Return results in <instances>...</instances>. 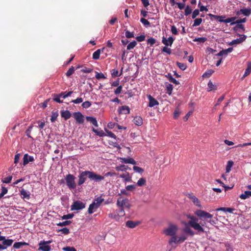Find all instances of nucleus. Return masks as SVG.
<instances>
[{"label": "nucleus", "mask_w": 251, "mask_h": 251, "mask_svg": "<svg viewBox=\"0 0 251 251\" xmlns=\"http://www.w3.org/2000/svg\"><path fill=\"white\" fill-rule=\"evenodd\" d=\"M39 249L38 250L41 251H50L51 250L50 246L47 245L44 243V240L41 241L39 243Z\"/></svg>", "instance_id": "nucleus-9"}, {"label": "nucleus", "mask_w": 251, "mask_h": 251, "mask_svg": "<svg viewBox=\"0 0 251 251\" xmlns=\"http://www.w3.org/2000/svg\"><path fill=\"white\" fill-rule=\"evenodd\" d=\"M61 116L65 120H68L71 117V113L68 110L62 111L61 112Z\"/></svg>", "instance_id": "nucleus-19"}, {"label": "nucleus", "mask_w": 251, "mask_h": 251, "mask_svg": "<svg viewBox=\"0 0 251 251\" xmlns=\"http://www.w3.org/2000/svg\"><path fill=\"white\" fill-rule=\"evenodd\" d=\"M241 13L244 16H249L251 14V9L250 8L241 9Z\"/></svg>", "instance_id": "nucleus-22"}, {"label": "nucleus", "mask_w": 251, "mask_h": 251, "mask_svg": "<svg viewBox=\"0 0 251 251\" xmlns=\"http://www.w3.org/2000/svg\"><path fill=\"white\" fill-rule=\"evenodd\" d=\"M250 197H251V191H246L244 193L242 194L240 196V198L242 200H245Z\"/></svg>", "instance_id": "nucleus-24"}, {"label": "nucleus", "mask_w": 251, "mask_h": 251, "mask_svg": "<svg viewBox=\"0 0 251 251\" xmlns=\"http://www.w3.org/2000/svg\"><path fill=\"white\" fill-rule=\"evenodd\" d=\"M58 231V232L61 231L62 232V233H63L64 234H65V235L68 234L70 233L69 229L67 227H64L63 228L59 229Z\"/></svg>", "instance_id": "nucleus-59"}, {"label": "nucleus", "mask_w": 251, "mask_h": 251, "mask_svg": "<svg viewBox=\"0 0 251 251\" xmlns=\"http://www.w3.org/2000/svg\"><path fill=\"white\" fill-rule=\"evenodd\" d=\"M233 165V162L232 161H228L227 162V165L226 166V173H229L230 170L231 168L232 167Z\"/></svg>", "instance_id": "nucleus-38"}, {"label": "nucleus", "mask_w": 251, "mask_h": 251, "mask_svg": "<svg viewBox=\"0 0 251 251\" xmlns=\"http://www.w3.org/2000/svg\"><path fill=\"white\" fill-rule=\"evenodd\" d=\"M234 209L233 208L230 207H220L217 208L215 211H223L224 212H229L230 213H232Z\"/></svg>", "instance_id": "nucleus-17"}, {"label": "nucleus", "mask_w": 251, "mask_h": 251, "mask_svg": "<svg viewBox=\"0 0 251 251\" xmlns=\"http://www.w3.org/2000/svg\"><path fill=\"white\" fill-rule=\"evenodd\" d=\"M171 236V238L170 239V240H169V244H172L173 243H178V239H177V237L175 235H172V236Z\"/></svg>", "instance_id": "nucleus-37"}, {"label": "nucleus", "mask_w": 251, "mask_h": 251, "mask_svg": "<svg viewBox=\"0 0 251 251\" xmlns=\"http://www.w3.org/2000/svg\"><path fill=\"white\" fill-rule=\"evenodd\" d=\"M133 122L137 126H140L143 124V119L140 116L135 117Z\"/></svg>", "instance_id": "nucleus-18"}, {"label": "nucleus", "mask_w": 251, "mask_h": 251, "mask_svg": "<svg viewBox=\"0 0 251 251\" xmlns=\"http://www.w3.org/2000/svg\"><path fill=\"white\" fill-rule=\"evenodd\" d=\"M141 223L139 221H127L126 222V226L130 228H133Z\"/></svg>", "instance_id": "nucleus-16"}, {"label": "nucleus", "mask_w": 251, "mask_h": 251, "mask_svg": "<svg viewBox=\"0 0 251 251\" xmlns=\"http://www.w3.org/2000/svg\"><path fill=\"white\" fill-rule=\"evenodd\" d=\"M120 161L122 163H125L126 164H131L133 165H136V162L131 157H128V158H125V157H122L120 158Z\"/></svg>", "instance_id": "nucleus-15"}, {"label": "nucleus", "mask_w": 251, "mask_h": 251, "mask_svg": "<svg viewBox=\"0 0 251 251\" xmlns=\"http://www.w3.org/2000/svg\"><path fill=\"white\" fill-rule=\"evenodd\" d=\"M73 116L77 123L82 124L84 122V116L80 112L74 113Z\"/></svg>", "instance_id": "nucleus-8"}, {"label": "nucleus", "mask_w": 251, "mask_h": 251, "mask_svg": "<svg viewBox=\"0 0 251 251\" xmlns=\"http://www.w3.org/2000/svg\"><path fill=\"white\" fill-rule=\"evenodd\" d=\"M116 211L117 212L120 218L123 217L125 215V212L124 207H119V209L118 210H117Z\"/></svg>", "instance_id": "nucleus-35"}, {"label": "nucleus", "mask_w": 251, "mask_h": 251, "mask_svg": "<svg viewBox=\"0 0 251 251\" xmlns=\"http://www.w3.org/2000/svg\"><path fill=\"white\" fill-rule=\"evenodd\" d=\"M75 176L72 174H68L65 177L66 184L68 188L70 189H75L76 184L75 182Z\"/></svg>", "instance_id": "nucleus-4"}, {"label": "nucleus", "mask_w": 251, "mask_h": 251, "mask_svg": "<svg viewBox=\"0 0 251 251\" xmlns=\"http://www.w3.org/2000/svg\"><path fill=\"white\" fill-rule=\"evenodd\" d=\"M178 226L176 225L170 224L169 226L164 230V233L167 236H172L176 234Z\"/></svg>", "instance_id": "nucleus-5"}, {"label": "nucleus", "mask_w": 251, "mask_h": 251, "mask_svg": "<svg viewBox=\"0 0 251 251\" xmlns=\"http://www.w3.org/2000/svg\"><path fill=\"white\" fill-rule=\"evenodd\" d=\"M120 177L124 178L125 181L128 182L131 180V177L129 176V174H123L120 175Z\"/></svg>", "instance_id": "nucleus-32"}, {"label": "nucleus", "mask_w": 251, "mask_h": 251, "mask_svg": "<svg viewBox=\"0 0 251 251\" xmlns=\"http://www.w3.org/2000/svg\"><path fill=\"white\" fill-rule=\"evenodd\" d=\"M105 130L106 131V136H109L111 138H114L115 139H116L117 138V137L113 133H112L111 131H110L108 130H107L106 129H105Z\"/></svg>", "instance_id": "nucleus-43"}, {"label": "nucleus", "mask_w": 251, "mask_h": 251, "mask_svg": "<svg viewBox=\"0 0 251 251\" xmlns=\"http://www.w3.org/2000/svg\"><path fill=\"white\" fill-rule=\"evenodd\" d=\"M78 177L77 184L79 186L82 185L86 181L87 177L95 182H99L104 179V176L97 174L93 171H89L81 172Z\"/></svg>", "instance_id": "nucleus-2"}, {"label": "nucleus", "mask_w": 251, "mask_h": 251, "mask_svg": "<svg viewBox=\"0 0 251 251\" xmlns=\"http://www.w3.org/2000/svg\"><path fill=\"white\" fill-rule=\"evenodd\" d=\"M192 9L190 6L187 5L185 9V15L188 16L192 13Z\"/></svg>", "instance_id": "nucleus-51"}, {"label": "nucleus", "mask_w": 251, "mask_h": 251, "mask_svg": "<svg viewBox=\"0 0 251 251\" xmlns=\"http://www.w3.org/2000/svg\"><path fill=\"white\" fill-rule=\"evenodd\" d=\"M239 36H241L239 38L232 40L228 44V45H234L241 44L244 42L247 38V36L245 35H239Z\"/></svg>", "instance_id": "nucleus-10"}, {"label": "nucleus", "mask_w": 251, "mask_h": 251, "mask_svg": "<svg viewBox=\"0 0 251 251\" xmlns=\"http://www.w3.org/2000/svg\"><path fill=\"white\" fill-rule=\"evenodd\" d=\"M225 16H218L217 15V16L215 17V20H218L219 22L221 23H224L225 20L224 19L225 18Z\"/></svg>", "instance_id": "nucleus-63"}, {"label": "nucleus", "mask_w": 251, "mask_h": 251, "mask_svg": "<svg viewBox=\"0 0 251 251\" xmlns=\"http://www.w3.org/2000/svg\"><path fill=\"white\" fill-rule=\"evenodd\" d=\"M214 73V71L212 70H208L205 72L202 75L203 77H210L212 74Z\"/></svg>", "instance_id": "nucleus-44"}, {"label": "nucleus", "mask_w": 251, "mask_h": 251, "mask_svg": "<svg viewBox=\"0 0 251 251\" xmlns=\"http://www.w3.org/2000/svg\"><path fill=\"white\" fill-rule=\"evenodd\" d=\"M207 90L208 91H211L212 90H215L217 89V86L213 84L211 81H209L207 84Z\"/></svg>", "instance_id": "nucleus-25"}, {"label": "nucleus", "mask_w": 251, "mask_h": 251, "mask_svg": "<svg viewBox=\"0 0 251 251\" xmlns=\"http://www.w3.org/2000/svg\"><path fill=\"white\" fill-rule=\"evenodd\" d=\"M202 20L201 18H197L194 21V24L193 25V26H197L201 25L202 23Z\"/></svg>", "instance_id": "nucleus-40"}, {"label": "nucleus", "mask_w": 251, "mask_h": 251, "mask_svg": "<svg viewBox=\"0 0 251 251\" xmlns=\"http://www.w3.org/2000/svg\"><path fill=\"white\" fill-rule=\"evenodd\" d=\"M28 245V244L25 242H17V249L21 248L23 246H27Z\"/></svg>", "instance_id": "nucleus-50"}, {"label": "nucleus", "mask_w": 251, "mask_h": 251, "mask_svg": "<svg viewBox=\"0 0 251 251\" xmlns=\"http://www.w3.org/2000/svg\"><path fill=\"white\" fill-rule=\"evenodd\" d=\"M60 97H61L59 95L55 94L54 95L53 100L58 102V103H62L63 102L62 100H61L60 99Z\"/></svg>", "instance_id": "nucleus-61"}, {"label": "nucleus", "mask_w": 251, "mask_h": 251, "mask_svg": "<svg viewBox=\"0 0 251 251\" xmlns=\"http://www.w3.org/2000/svg\"><path fill=\"white\" fill-rule=\"evenodd\" d=\"M12 176H9L7 177H5L4 178L2 179V181L3 183H8L10 182L11 179H12Z\"/></svg>", "instance_id": "nucleus-54"}, {"label": "nucleus", "mask_w": 251, "mask_h": 251, "mask_svg": "<svg viewBox=\"0 0 251 251\" xmlns=\"http://www.w3.org/2000/svg\"><path fill=\"white\" fill-rule=\"evenodd\" d=\"M13 242V240L11 239H4L2 242V244L4 247L6 249L8 247L11 246Z\"/></svg>", "instance_id": "nucleus-28"}, {"label": "nucleus", "mask_w": 251, "mask_h": 251, "mask_svg": "<svg viewBox=\"0 0 251 251\" xmlns=\"http://www.w3.org/2000/svg\"><path fill=\"white\" fill-rule=\"evenodd\" d=\"M91 105V102L89 101H86L83 102L82 104V106L84 108H88Z\"/></svg>", "instance_id": "nucleus-55"}, {"label": "nucleus", "mask_w": 251, "mask_h": 251, "mask_svg": "<svg viewBox=\"0 0 251 251\" xmlns=\"http://www.w3.org/2000/svg\"><path fill=\"white\" fill-rule=\"evenodd\" d=\"M146 180L145 178L143 177L140 178L137 182V185L139 186H144L145 185H146Z\"/></svg>", "instance_id": "nucleus-36"}, {"label": "nucleus", "mask_w": 251, "mask_h": 251, "mask_svg": "<svg viewBox=\"0 0 251 251\" xmlns=\"http://www.w3.org/2000/svg\"><path fill=\"white\" fill-rule=\"evenodd\" d=\"M125 35L127 38H130L134 37L133 32H130L128 30L126 31Z\"/></svg>", "instance_id": "nucleus-58"}, {"label": "nucleus", "mask_w": 251, "mask_h": 251, "mask_svg": "<svg viewBox=\"0 0 251 251\" xmlns=\"http://www.w3.org/2000/svg\"><path fill=\"white\" fill-rule=\"evenodd\" d=\"M111 75L113 77H115L119 75V72L117 69H113L111 71Z\"/></svg>", "instance_id": "nucleus-62"}, {"label": "nucleus", "mask_w": 251, "mask_h": 251, "mask_svg": "<svg viewBox=\"0 0 251 251\" xmlns=\"http://www.w3.org/2000/svg\"><path fill=\"white\" fill-rule=\"evenodd\" d=\"M166 93L170 95H171L173 89V86L171 84L169 83H166Z\"/></svg>", "instance_id": "nucleus-26"}, {"label": "nucleus", "mask_w": 251, "mask_h": 251, "mask_svg": "<svg viewBox=\"0 0 251 251\" xmlns=\"http://www.w3.org/2000/svg\"><path fill=\"white\" fill-rule=\"evenodd\" d=\"M92 131L96 134V135L100 136V137H103L106 136V133H105L103 130H98L94 128H92Z\"/></svg>", "instance_id": "nucleus-23"}, {"label": "nucleus", "mask_w": 251, "mask_h": 251, "mask_svg": "<svg viewBox=\"0 0 251 251\" xmlns=\"http://www.w3.org/2000/svg\"><path fill=\"white\" fill-rule=\"evenodd\" d=\"M136 45H137V42L135 41H133L130 42L127 46V50H130L133 49L136 46Z\"/></svg>", "instance_id": "nucleus-39"}, {"label": "nucleus", "mask_w": 251, "mask_h": 251, "mask_svg": "<svg viewBox=\"0 0 251 251\" xmlns=\"http://www.w3.org/2000/svg\"><path fill=\"white\" fill-rule=\"evenodd\" d=\"M86 120L90 122L94 126H95L96 127H98V122H97V120H96V119L95 118L93 117H90V116H87V117H86Z\"/></svg>", "instance_id": "nucleus-21"}, {"label": "nucleus", "mask_w": 251, "mask_h": 251, "mask_svg": "<svg viewBox=\"0 0 251 251\" xmlns=\"http://www.w3.org/2000/svg\"><path fill=\"white\" fill-rule=\"evenodd\" d=\"M125 201H126V198L122 199L121 197L118 199L117 205L119 207H124Z\"/></svg>", "instance_id": "nucleus-20"}, {"label": "nucleus", "mask_w": 251, "mask_h": 251, "mask_svg": "<svg viewBox=\"0 0 251 251\" xmlns=\"http://www.w3.org/2000/svg\"><path fill=\"white\" fill-rule=\"evenodd\" d=\"M20 194L21 198L24 200H29L30 199V193L23 188L20 189Z\"/></svg>", "instance_id": "nucleus-7"}, {"label": "nucleus", "mask_w": 251, "mask_h": 251, "mask_svg": "<svg viewBox=\"0 0 251 251\" xmlns=\"http://www.w3.org/2000/svg\"><path fill=\"white\" fill-rule=\"evenodd\" d=\"M58 116V113L57 111L52 112L51 113V115L50 121L52 123L54 122L56 120V119Z\"/></svg>", "instance_id": "nucleus-34"}, {"label": "nucleus", "mask_w": 251, "mask_h": 251, "mask_svg": "<svg viewBox=\"0 0 251 251\" xmlns=\"http://www.w3.org/2000/svg\"><path fill=\"white\" fill-rule=\"evenodd\" d=\"M85 207V203L82 202L80 201H76L73 202V204L71 206V210H81Z\"/></svg>", "instance_id": "nucleus-6"}, {"label": "nucleus", "mask_w": 251, "mask_h": 251, "mask_svg": "<svg viewBox=\"0 0 251 251\" xmlns=\"http://www.w3.org/2000/svg\"><path fill=\"white\" fill-rule=\"evenodd\" d=\"M251 73V62H248L247 64V68L245 70V72L244 73L245 76H248Z\"/></svg>", "instance_id": "nucleus-31"}, {"label": "nucleus", "mask_w": 251, "mask_h": 251, "mask_svg": "<svg viewBox=\"0 0 251 251\" xmlns=\"http://www.w3.org/2000/svg\"><path fill=\"white\" fill-rule=\"evenodd\" d=\"M108 217L109 218L114 219L117 221H119L120 219V217L118 216V214H117L116 211H115L114 213H109L108 214Z\"/></svg>", "instance_id": "nucleus-27"}, {"label": "nucleus", "mask_w": 251, "mask_h": 251, "mask_svg": "<svg viewBox=\"0 0 251 251\" xmlns=\"http://www.w3.org/2000/svg\"><path fill=\"white\" fill-rule=\"evenodd\" d=\"M174 38L172 36H170L168 39H167L165 37H163L162 42L166 46H171L174 42Z\"/></svg>", "instance_id": "nucleus-12"}, {"label": "nucleus", "mask_w": 251, "mask_h": 251, "mask_svg": "<svg viewBox=\"0 0 251 251\" xmlns=\"http://www.w3.org/2000/svg\"><path fill=\"white\" fill-rule=\"evenodd\" d=\"M101 50L100 49L97 50L93 54V59L94 60H98L100 58Z\"/></svg>", "instance_id": "nucleus-30"}, {"label": "nucleus", "mask_w": 251, "mask_h": 251, "mask_svg": "<svg viewBox=\"0 0 251 251\" xmlns=\"http://www.w3.org/2000/svg\"><path fill=\"white\" fill-rule=\"evenodd\" d=\"M75 69L73 66H72L66 72V75L67 76L71 75L75 72Z\"/></svg>", "instance_id": "nucleus-48"}, {"label": "nucleus", "mask_w": 251, "mask_h": 251, "mask_svg": "<svg viewBox=\"0 0 251 251\" xmlns=\"http://www.w3.org/2000/svg\"><path fill=\"white\" fill-rule=\"evenodd\" d=\"M195 214L199 218L201 222L199 223L198 218L194 216H189L188 218L190 220L188 222V225L197 231L199 233L205 232L203 227L207 228L208 229H209L207 226V223H209L212 226L217 224L216 221H218V219H216V221L212 219L213 215L204 210H197L195 211Z\"/></svg>", "instance_id": "nucleus-1"}, {"label": "nucleus", "mask_w": 251, "mask_h": 251, "mask_svg": "<svg viewBox=\"0 0 251 251\" xmlns=\"http://www.w3.org/2000/svg\"><path fill=\"white\" fill-rule=\"evenodd\" d=\"M64 251H76L74 247H66L63 248Z\"/></svg>", "instance_id": "nucleus-64"}, {"label": "nucleus", "mask_w": 251, "mask_h": 251, "mask_svg": "<svg viewBox=\"0 0 251 251\" xmlns=\"http://www.w3.org/2000/svg\"><path fill=\"white\" fill-rule=\"evenodd\" d=\"M237 25L234 27V30H236V31H240L239 30L240 29H242V30H244V26L242 24H236Z\"/></svg>", "instance_id": "nucleus-47"}, {"label": "nucleus", "mask_w": 251, "mask_h": 251, "mask_svg": "<svg viewBox=\"0 0 251 251\" xmlns=\"http://www.w3.org/2000/svg\"><path fill=\"white\" fill-rule=\"evenodd\" d=\"M104 199L101 197H99L93 201V202L89 205L88 212L89 214H92L95 210H97L103 201Z\"/></svg>", "instance_id": "nucleus-3"}, {"label": "nucleus", "mask_w": 251, "mask_h": 251, "mask_svg": "<svg viewBox=\"0 0 251 251\" xmlns=\"http://www.w3.org/2000/svg\"><path fill=\"white\" fill-rule=\"evenodd\" d=\"M176 65L180 69H181V70H183V71L185 70L187 68L186 64L184 63L177 62Z\"/></svg>", "instance_id": "nucleus-45"}, {"label": "nucleus", "mask_w": 251, "mask_h": 251, "mask_svg": "<svg viewBox=\"0 0 251 251\" xmlns=\"http://www.w3.org/2000/svg\"><path fill=\"white\" fill-rule=\"evenodd\" d=\"M34 160V157L32 156L29 155L27 153L24 155L23 157V166H25L29 162H33Z\"/></svg>", "instance_id": "nucleus-11"}, {"label": "nucleus", "mask_w": 251, "mask_h": 251, "mask_svg": "<svg viewBox=\"0 0 251 251\" xmlns=\"http://www.w3.org/2000/svg\"><path fill=\"white\" fill-rule=\"evenodd\" d=\"M133 169L135 172L138 173L140 174H141L144 172V170L142 168H141L139 167H138V166H134L133 167Z\"/></svg>", "instance_id": "nucleus-52"}, {"label": "nucleus", "mask_w": 251, "mask_h": 251, "mask_svg": "<svg viewBox=\"0 0 251 251\" xmlns=\"http://www.w3.org/2000/svg\"><path fill=\"white\" fill-rule=\"evenodd\" d=\"M191 198L195 204L197 206H201L200 201L198 198L194 196L191 197Z\"/></svg>", "instance_id": "nucleus-46"}, {"label": "nucleus", "mask_w": 251, "mask_h": 251, "mask_svg": "<svg viewBox=\"0 0 251 251\" xmlns=\"http://www.w3.org/2000/svg\"><path fill=\"white\" fill-rule=\"evenodd\" d=\"M207 40V38L206 37H199L197 38L194 39V41L198 42L200 43H204Z\"/></svg>", "instance_id": "nucleus-53"}, {"label": "nucleus", "mask_w": 251, "mask_h": 251, "mask_svg": "<svg viewBox=\"0 0 251 251\" xmlns=\"http://www.w3.org/2000/svg\"><path fill=\"white\" fill-rule=\"evenodd\" d=\"M128 168V166L124 165H120L116 167V170L118 171H125Z\"/></svg>", "instance_id": "nucleus-33"}, {"label": "nucleus", "mask_w": 251, "mask_h": 251, "mask_svg": "<svg viewBox=\"0 0 251 251\" xmlns=\"http://www.w3.org/2000/svg\"><path fill=\"white\" fill-rule=\"evenodd\" d=\"M66 92H62L60 94H59V96L63 98V99H65L69 96H71V95L72 94L73 92L72 91H70V92H69L67 93H66Z\"/></svg>", "instance_id": "nucleus-41"}, {"label": "nucleus", "mask_w": 251, "mask_h": 251, "mask_svg": "<svg viewBox=\"0 0 251 251\" xmlns=\"http://www.w3.org/2000/svg\"><path fill=\"white\" fill-rule=\"evenodd\" d=\"M140 22L145 26H149L150 25V23L146 19L141 18Z\"/></svg>", "instance_id": "nucleus-57"}, {"label": "nucleus", "mask_w": 251, "mask_h": 251, "mask_svg": "<svg viewBox=\"0 0 251 251\" xmlns=\"http://www.w3.org/2000/svg\"><path fill=\"white\" fill-rule=\"evenodd\" d=\"M187 237L184 234H182L180 236L177 237L178 243L183 242L185 240H186Z\"/></svg>", "instance_id": "nucleus-49"}, {"label": "nucleus", "mask_w": 251, "mask_h": 251, "mask_svg": "<svg viewBox=\"0 0 251 251\" xmlns=\"http://www.w3.org/2000/svg\"><path fill=\"white\" fill-rule=\"evenodd\" d=\"M148 98L149 100V103L148 106L150 107H153L159 104L158 101L153 98L151 95H148Z\"/></svg>", "instance_id": "nucleus-14"}, {"label": "nucleus", "mask_w": 251, "mask_h": 251, "mask_svg": "<svg viewBox=\"0 0 251 251\" xmlns=\"http://www.w3.org/2000/svg\"><path fill=\"white\" fill-rule=\"evenodd\" d=\"M166 76L169 79V81L176 85H178L179 84V82L176 80L175 78H174L172 75L170 74H168Z\"/></svg>", "instance_id": "nucleus-29"}, {"label": "nucleus", "mask_w": 251, "mask_h": 251, "mask_svg": "<svg viewBox=\"0 0 251 251\" xmlns=\"http://www.w3.org/2000/svg\"><path fill=\"white\" fill-rule=\"evenodd\" d=\"M246 22V18H243V19L237 20L236 21H235L234 22L231 23L230 24V25H234L235 24H240L242 23H245Z\"/></svg>", "instance_id": "nucleus-56"}, {"label": "nucleus", "mask_w": 251, "mask_h": 251, "mask_svg": "<svg viewBox=\"0 0 251 251\" xmlns=\"http://www.w3.org/2000/svg\"><path fill=\"white\" fill-rule=\"evenodd\" d=\"M71 223V222L70 221H65L62 222H60L59 223L56 224V225L57 226H68L70 225Z\"/></svg>", "instance_id": "nucleus-42"}, {"label": "nucleus", "mask_w": 251, "mask_h": 251, "mask_svg": "<svg viewBox=\"0 0 251 251\" xmlns=\"http://www.w3.org/2000/svg\"><path fill=\"white\" fill-rule=\"evenodd\" d=\"M162 51L167 53L168 54H171L172 53V51L170 48H169L167 47H164L162 49Z\"/></svg>", "instance_id": "nucleus-60"}, {"label": "nucleus", "mask_w": 251, "mask_h": 251, "mask_svg": "<svg viewBox=\"0 0 251 251\" xmlns=\"http://www.w3.org/2000/svg\"><path fill=\"white\" fill-rule=\"evenodd\" d=\"M119 114H128L130 113V109L128 106L124 105L120 107L118 109Z\"/></svg>", "instance_id": "nucleus-13"}]
</instances>
